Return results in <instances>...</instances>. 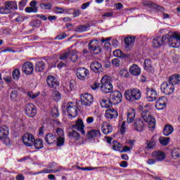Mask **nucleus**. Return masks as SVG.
<instances>
[{"instance_id":"42","label":"nucleus","mask_w":180,"mask_h":180,"mask_svg":"<svg viewBox=\"0 0 180 180\" xmlns=\"http://www.w3.org/2000/svg\"><path fill=\"white\" fill-rule=\"evenodd\" d=\"M86 30H88V26L86 25H79L75 29V32L78 33H82L86 32Z\"/></svg>"},{"instance_id":"43","label":"nucleus","mask_w":180,"mask_h":180,"mask_svg":"<svg viewBox=\"0 0 180 180\" xmlns=\"http://www.w3.org/2000/svg\"><path fill=\"white\" fill-rule=\"evenodd\" d=\"M113 56L114 57H118L119 58H123L124 57V54L120 49H116L113 51Z\"/></svg>"},{"instance_id":"55","label":"nucleus","mask_w":180,"mask_h":180,"mask_svg":"<svg viewBox=\"0 0 180 180\" xmlns=\"http://www.w3.org/2000/svg\"><path fill=\"white\" fill-rule=\"evenodd\" d=\"M68 56H70L69 52H65L63 55L60 56V60H63V61H65L67 60Z\"/></svg>"},{"instance_id":"49","label":"nucleus","mask_w":180,"mask_h":180,"mask_svg":"<svg viewBox=\"0 0 180 180\" xmlns=\"http://www.w3.org/2000/svg\"><path fill=\"white\" fill-rule=\"evenodd\" d=\"M39 95V93H33L32 91H28L27 92V96H29V98H31V99H36V98H37V96Z\"/></svg>"},{"instance_id":"38","label":"nucleus","mask_w":180,"mask_h":180,"mask_svg":"<svg viewBox=\"0 0 180 180\" xmlns=\"http://www.w3.org/2000/svg\"><path fill=\"white\" fill-rule=\"evenodd\" d=\"M172 157L174 160H176V158H179L180 157V148H176L172 151Z\"/></svg>"},{"instance_id":"47","label":"nucleus","mask_w":180,"mask_h":180,"mask_svg":"<svg viewBox=\"0 0 180 180\" xmlns=\"http://www.w3.org/2000/svg\"><path fill=\"white\" fill-rule=\"evenodd\" d=\"M11 99L13 102L18 101V91L13 90L11 94Z\"/></svg>"},{"instance_id":"63","label":"nucleus","mask_w":180,"mask_h":180,"mask_svg":"<svg viewBox=\"0 0 180 180\" xmlns=\"http://www.w3.org/2000/svg\"><path fill=\"white\" fill-rule=\"evenodd\" d=\"M114 6H115L116 9H123V4L122 3L115 4Z\"/></svg>"},{"instance_id":"26","label":"nucleus","mask_w":180,"mask_h":180,"mask_svg":"<svg viewBox=\"0 0 180 180\" xmlns=\"http://www.w3.org/2000/svg\"><path fill=\"white\" fill-rule=\"evenodd\" d=\"M136 117V111L134 109L128 110L127 113V123H133Z\"/></svg>"},{"instance_id":"12","label":"nucleus","mask_w":180,"mask_h":180,"mask_svg":"<svg viewBox=\"0 0 180 180\" xmlns=\"http://www.w3.org/2000/svg\"><path fill=\"white\" fill-rule=\"evenodd\" d=\"M132 127L134 130L136 131H143L146 129V125L144 124V122L141 118H137L134 120Z\"/></svg>"},{"instance_id":"22","label":"nucleus","mask_w":180,"mask_h":180,"mask_svg":"<svg viewBox=\"0 0 180 180\" xmlns=\"http://www.w3.org/2000/svg\"><path fill=\"white\" fill-rule=\"evenodd\" d=\"M5 8L7 11V13H11L12 9H18V4H16V1H7L5 2Z\"/></svg>"},{"instance_id":"41","label":"nucleus","mask_w":180,"mask_h":180,"mask_svg":"<svg viewBox=\"0 0 180 180\" xmlns=\"http://www.w3.org/2000/svg\"><path fill=\"white\" fill-rule=\"evenodd\" d=\"M169 137H160L159 141L162 146H168V143H169Z\"/></svg>"},{"instance_id":"57","label":"nucleus","mask_w":180,"mask_h":180,"mask_svg":"<svg viewBox=\"0 0 180 180\" xmlns=\"http://www.w3.org/2000/svg\"><path fill=\"white\" fill-rule=\"evenodd\" d=\"M125 131H126V122H123L120 127V132L122 133V134H124Z\"/></svg>"},{"instance_id":"32","label":"nucleus","mask_w":180,"mask_h":180,"mask_svg":"<svg viewBox=\"0 0 180 180\" xmlns=\"http://www.w3.org/2000/svg\"><path fill=\"white\" fill-rule=\"evenodd\" d=\"M145 5L146 6H148V8H150L152 9H157V11H164L163 7H160V6L151 1L147 2L146 4H145Z\"/></svg>"},{"instance_id":"10","label":"nucleus","mask_w":180,"mask_h":180,"mask_svg":"<svg viewBox=\"0 0 180 180\" xmlns=\"http://www.w3.org/2000/svg\"><path fill=\"white\" fill-rule=\"evenodd\" d=\"M110 99L113 105H119V103L122 102L123 96H122V93L120 91H115L110 94Z\"/></svg>"},{"instance_id":"36","label":"nucleus","mask_w":180,"mask_h":180,"mask_svg":"<svg viewBox=\"0 0 180 180\" xmlns=\"http://www.w3.org/2000/svg\"><path fill=\"white\" fill-rule=\"evenodd\" d=\"M35 148L39 150V148H43V140L41 139H34L33 143Z\"/></svg>"},{"instance_id":"31","label":"nucleus","mask_w":180,"mask_h":180,"mask_svg":"<svg viewBox=\"0 0 180 180\" xmlns=\"http://www.w3.org/2000/svg\"><path fill=\"white\" fill-rule=\"evenodd\" d=\"M174 132V127L172 125H166L163 129L164 136H169V134H172Z\"/></svg>"},{"instance_id":"14","label":"nucleus","mask_w":180,"mask_h":180,"mask_svg":"<svg viewBox=\"0 0 180 180\" xmlns=\"http://www.w3.org/2000/svg\"><path fill=\"white\" fill-rule=\"evenodd\" d=\"M34 142V136L32 134L27 133L22 136V143L26 147H32Z\"/></svg>"},{"instance_id":"30","label":"nucleus","mask_w":180,"mask_h":180,"mask_svg":"<svg viewBox=\"0 0 180 180\" xmlns=\"http://www.w3.org/2000/svg\"><path fill=\"white\" fill-rule=\"evenodd\" d=\"M45 68H46V65L43 61H38L35 64V71H37V72H41V71H43Z\"/></svg>"},{"instance_id":"53","label":"nucleus","mask_w":180,"mask_h":180,"mask_svg":"<svg viewBox=\"0 0 180 180\" xmlns=\"http://www.w3.org/2000/svg\"><path fill=\"white\" fill-rule=\"evenodd\" d=\"M70 60L72 61V63H75L77 60H78V56L75 53H72V52H70Z\"/></svg>"},{"instance_id":"40","label":"nucleus","mask_w":180,"mask_h":180,"mask_svg":"<svg viewBox=\"0 0 180 180\" xmlns=\"http://www.w3.org/2000/svg\"><path fill=\"white\" fill-rule=\"evenodd\" d=\"M12 76L15 81H18L20 77V71L18 69H15L13 71Z\"/></svg>"},{"instance_id":"1","label":"nucleus","mask_w":180,"mask_h":180,"mask_svg":"<svg viewBox=\"0 0 180 180\" xmlns=\"http://www.w3.org/2000/svg\"><path fill=\"white\" fill-rule=\"evenodd\" d=\"M165 40L170 47L178 49L180 46V32H169L167 34L162 36V37H155L152 39V46L154 49H160L164 46Z\"/></svg>"},{"instance_id":"45","label":"nucleus","mask_w":180,"mask_h":180,"mask_svg":"<svg viewBox=\"0 0 180 180\" xmlns=\"http://www.w3.org/2000/svg\"><path fill=\"white\" fill-rule=\"evenodd\" d=\"M52 96H53L54 101H56V102H58V101H60L61 99V94L57 91H54L53 92Z\"/></svg>"},{"instance_id":"7","label":"nucleus","mask_w":180,"mask_h":180,"mask_svg":"<svg viewBox=\"0 0 180 180\" xmlns=\"http://www.w3.org/2000/svg\"><path fill=\"white\" fill-rule=\"evenodd\" d=\"M146 99L148 102H154L158 98V94L153 88H146Z\"/></svg>"},{"instance_id":"11","label":"nucleus","mask_w":180,"mask_h":180,"mask_svg":"<svg viewBox=\"0 0 180 180\" xmlns=\"http://www.w3.org/2000/svg\"><path fill=\"white\" fill-rule=\"evenodd\" d=\"M22 71L25 75H32L33 71H34L33 63L29 61L24 63L22 67Z\"/></svg>"},{"instance_id":"13","label":"nucleus","mask_w":180,"mask_h":180,"mask_svg":"<svg viewBox=\"0 0 180 180\" xmlns=\"http://www.w3.org/2000/svg\"><path fill=\"white\" fill-rule=\"evenodd\" d=\"M76 75L81 81H85V78L89 76V70L85 68H79L77 70Z\"/></svg>"},{"instance_id":"64","label":"nucleus","mask_w":180,"mask_h":180,"mask_svg":"<svg viewBox=\"0 0 180 180\" xmlns=\"http://www.w3.org/2000/svg\"><path fill=\"white\" fill-rule=\"evenodd\" d=\"M16 180H25V176L22 174H18L15 177Z\"/></svg>"},{"instance_id":"3","label":"nucleus","mask_w":180,"mask_h":180,"mask_svg":"<svg viewBox=\"0 0 180 180\" xmlns=\"http://www.w3.org/2000/svg\"><path fill=\"white\" fill-rule=\"evenodd\" d=\"M110 81V77L108 75H105L102 77L100 86L102 92H104L105 94H109L112 92L113 86L112 85V82Z\"/></svg>"},{"instance_id":"39","label":"nucleus","mask_w":180,"mask_h":180,"mask_svg":"<svg viewBox=\"0 0 180 180\" xmlns=\"http://www.w3.org/2000/svg\"><path fill=\"white\" fill-rule=\"evenodd\" d=\"M112 149L115 150V151H120L122 150V144L117 141H112Z\"/></svg>"},{"instance_id":"52","label":"nucleus","mask_w":180,"mask_h":180,"mask_svg":"<svg viewBox=\"0 0 180 180\" xmlns=\"http://www.w3.org/2000/svg\"><path fill=\"white\" fill-rule=\"evenodd\" d=\"M111 63H112V65H114V67H120V60H119V58L112 59Z\"/></svg>"},{"instance_id":"25","label":"nucleus","mask_w":180,"mask_h":180,"mask_svg":"<svg viewBox=\"0 0 180 180\" xmlns=\"http://www.w3.org/2000/svg\"><path fill=\"white\" fill-rule=\"evenodd\" d=\"M101 130L103 134H110L113 131V127L108 123H103L101 126Z\"/></svg>"},{"instance_id":"6","label":"nucleus","mask_w":180,"mask_h":180,"mask_svg":"<svg viewBox=\"0 0 180 180\" xmlns=\"http://www.w3.org/2000/svg\"><path fill=\"white\" fill-rule=\"evenodd\" d=\"M160 89L165 95H171L174 94L175 86L169 82H165L161 84Z\"/></svg>"},{"instance_id":"54","label":"nucleus","mask_w":180,"mask_h":180,"mask_svg":"<svg viewBox=\"0 0 180 180\" xmlns=\"http://www.w3.org/2000/svg\"><path fill=\"white\" fill-rule=\"evenodd\" d=\"M56 133L59 137H63L64 136V130L60 128L56 129Z\"/></svg>"},{"instance_id":"8","label":"nucleus","mask_w":180,"mask_h":180,"mask_svg":"<svg viewBox=\"0 0 180 180\" xmlns=\"http://www.w3.org/2000/svg\"><path fill=\"white\" fill-rule=\"evenodd\" d=\"M88 49L91 53L94 54H99L102 49L101 46L98 44V40H91L88 44Z\"/></svg>"},{"instance_id":"46","label":"nucleus","mask_w":180,"mask_h":180,"mask_svg":"<svg viewBox=\"0 0 180 180\" xmlns=\"http://www.w3.org/2000/svg\"><path fill=\"white\" fill-rule=\"evenodd\" d=\"M124 41L127 46H131L134 43V39L131 37H125Z\"/></svg>"},{"instance_id":"21","label":"nucleus","mask_w":180,"mask_h":180,"mask_svg":"<svg viewBox=\"0 0 180 180\" xmlns=\"http://www.w3.org/2000/svg\"><path fill=\"white\" fill-rule=\"evenodd\" d=\"M153 158L155 159L156 161H164L167 157L165 153L162 151H154L152 153Z\"/></svg>"},{"instance_id":"29","label":"nucleus","mask_w":180,"mask_h":180,"mask_svg":"<svg viewBox=\"0 0 180 180\" xmlns=\"http://www.w3.org/2000/svg\"><path fill=\"white\" fill-rule=\"evenodd\" d=\"M89 139H94L95 137H101V131L98 129H92L88 131Z\"/></svg>"},{"instance_id":"50","label":"nucleus","mask_w":180,"mask_h":180,"mask_svg":"<svg viewBox=\"0 0 180 180\" xmlns=\"http://www.w3.org/2000/svg\"><path fill=\"white\" fill-rule=\"evenodd\" d=\"M30 26L32 27H39L40 26V20H35L30 22Z\"/></svg>"},{"instance_id":"17","label":"nucleus","mask_w":180,"mask_h":180,"mask_svg":"<svg viewBox=\"0 0 180 180\" xmlns=\"http://www.w3.org/2000/svg\"><path fill=\"white\" fill-rule=\"evenodd\" d=\"M36 109H34V105L33 104H27L25 106V115L29 116V117H34L36 116Z\"/></svg>"},{"instance_id":"24","label":"nucleus","mask_w":180,"mask_h":180,"mask_svg":"<svg viewBox=\"0 0 180 180\" xmlns=\"http://www.w3.org/2000/svg\"><path fill=\"white\" fill-rule=\"evenodd\" d=\"M90 68L94 72L102 71V64L98 61H94L90 65Z\"/></svg>"},{"instance_id":"56","label":"nucleus","mask_w":180,"mask_h":180,"mask_svg":"<svg viewBox=\"0 0 180 180\" xmlns=\"http://www.w3.org/2000/svg\"><path fill=\"white\" fill-rule=\"evenodd\" d=\"M39 137H44V126H42L39 128Z\"/></svg>"},{"instance_id":"5","label":"nucleus","mask_w":180,"mask_h":180,"mask_svg":"<svg viewBox=\"0 0 180 180\" xmlns=\"http://www.w3.org/2000/svg\"><path fill=\"white\" fill-rule=\"evenodd\" d=\"M66 110L68 116L70 117H77L78 116V108L75 106V103L69 102L66 105Z\"/></svg>"},{"instance_id":"9","label":"nucleus","mask_w":180,"mask_h":180,"mask_svg":"<svg viewBox=\"0 0 180 180\" xmlns=\"http://www.w3.org/2000/svg\"><path fill=\"white\" fill-rule=\"evenodd\" d=\"M94 103V96L91 94L85 93L81 95V103L84 106H91Z\"/></svg>"},{"instance_id":"48","label":"nucleus","mask_w":180,"mask_h":180,"mask_svg":"<svg viewBox=\"0 0 180 180\" xmlns=\"http://www.w3.org/2000/svg\"><path fill=\"white\" fill-rule=\"evenodd\" d=\"M25 12L27 13H37V8H33V7H27L25 8Z\"/></svg>"},{"instance_id":"16","label":"nucleus","mask_w":180,"mask_h":180,"mask_svg":"<svg viewBox=\"0 0 180 180\" xmlns=\"http://www.w3.org/2000/svg\"><path fill=\"white\" fill-rule=\"evenodd\" d=\"M117 116H119V113L117 112V110L114 108H108L105 110V117L106 119H116Z\"/></svg>"},{"instance_id":"60","label":"nucleus","mask_w":180,"mask_h":180,"mask_svg":"<svg viewBox=\"0 0 180 180\" xmlns=\"http://www.w3.org/2000/svg\"><path fill=\"white\" fill-rule=\"evenodd\" d=\"M65 37H67V34L63 33L62 34L58 35L56 39L58 40H63V39H65Z\"/></svg>"},{"instance_id":"34","label":"nucleus","mask_w":180,"mask_h":180,"mask_svg":"<svg viewBox=\"0 0 180 180\" xmlns=\"http://www.w3.org/2000/svg\"><path fill=\"white\" fill-rule=\"evenodd\" d=\"M112 101L110 100L102 99L101 102V108H105L108 109L109 108H112Z\"/></svg>"},{"instance_id":"59","label":"nucleus","mask_w":180,"mask_h":180,"mask_svg":"<svg viewBox=\"0 0 180 180\" xmlns=\"http://www.w3.org/2000/svg\"><path fill=\"white\" fill-rule=\"evenodd\" d=\"M54 11L56 13H64V8L56 6L54 8Z\"/></svg>"},{"instance_id":"2","label":"nucleus","mask_w":180,"mask_h":180,"mask_svg":"<svg viewBox=\"0 0 180 180\" xmlns=\"http://www.w3.org/2000/svg\"><path fill=\"white\" fill-rule=\"evenodd\" d=\"M124 97L129 102H136L141 99V91L137 88L127 89L124 91Z\"/></svg>"},{"instance_id":"18","label":"nucleus","mask_w":180,"mask_h":180,"mask_svg":"<svg viewBox=\"0 0 180 180\" xmlns=\"http://www.w3.org/2000/svg\"><path fill=\"white\" fill-rule=\"evenodd\" d=\"M85 127V125H84V121L82 120L79 119L76 121V124L72 125V128L75 129V130H78V131H80L82 134H85V131L84 130V128Z\"/></svg>"},{"instance_id":"19","label":"nucleus","mask_w":180,"mask_h":180,"mask_svg":"<svg viewBox=\"0 0 180 180\" xmlns=\"http://www.w3.org/2000/svg\"><path fill=\"white\" fill-rule=\"evenodd\" d=\"M167 98L164 96H162L158 99L155 103V108L158 110H162L165 108H167Z\"/></svg>"},{"instance_id":"44","label":"nucleus","mask_w":180,"mask_h":180,"mask_svg":"<svg viewBox=\"0 0 180 180\" xmlns=\"http://www.w3.org/2000/svg\"><path fill=\"white\" fill-rule=\"evenodd\" d=\"M65 142V139L63 138V136H59L57 138L56 146L58 147H61L64 146Z\"/></svg>"},{"instance_id":"23","label":"nucleus","mask_w":180,"mask_h":180,"mask_svg":"<svg viewBox=\"0 0 180 180\" xmlns=\"http://www.w3.org/2000/svg\"><path fill=\"white\" fill-rule=\"evenodd\" d=\"M129 72L131 75L137 77L141 74V69L136 64H134L129 68Z\"/></svg>"},{"instance_id":"28","label":"nucleus","mask_w":180,"mask_h":180,"mask_svg":"<svg viewBox=\"0 0 180 180\" xmlns=\"http://www.w3.org/2000/svg\"><path fill=\"white\" fill-rule=\"evenodd\" d=\"M143 65L146 71L148 72H153V70H154V68H153V63L150 59H146Z\"/></svg>"},{"instance_id":"15","label":"nucleus","mask_w":180,"mask_h":180,"mask_svg":"<svg viewBox=\"0 0 180 180\" xmlns=\"http://www.w3.org/2000/svg\"><path fill=\"white\" fill-rule=\"evenodd\" d=\"M46 82L48 86H49V88H53V89H57V88H58L60 86V82H58L54 76H49L46 79Z\"/></svg>"},{"instance_id":"58","label":"nucleus","mask_w":180,"mask_h":180,"mask_svg":"<svg viewBox=\"0 0 180 180\" xmlns=\"http://www.w3.org/2000/svg\"><path fill=\"white\" fill-rule=\"evenodd\" d=\"M154 147H155V141L151 139V141L148 143L147 148H154Z\"/></svg>"},{"instance_id":"20","label":"nucleus","mask_w":180,"mask_h":180,"mask_svg":"<svg viewBox=\"0 0 180 180\" xmlns=\"http://www.w3.org/2000/svg\"><path fill=\"white\" fill-rule=\"evenodd\" d=\"M8 136H9V128L6 126L0 127V140H9Z\"/></svg>"},{"instance_id":"33","label":"nucleus","mask_w":180,"mask_h":180,"mask_svg":"<svg viewBox=\"0 0 180 180\" xmlns=\"http://www.w3.org/2000/svg\"><path fill=\"white\" fill-rule=\"evenodd\" d=\"M46 140L47 144H54L56 143V136L53 135V134H47L46 135Z\"/></svg>"},{"instance_id":"37","label":"nucleus","mask_w":180,"mask_h":180,"mask_svg":"<svg viewBox=\"0 0 180 180\" xmlns=\"http://www.w3.org/2000/svg\"><path fill=\"white\" fill-rule=\"evenodd\" d=\"M69 137H70L71 139H75V140H77V141H78V140L81 139V136L79 135V133H78L75 130H72V131L69 132Z\"/></svg>"},{"instance_id":"27","label":"nucleus","mask_w":180,"mask_h":180,"mask_svg":"<svg viewBox=\"0 0 180 180\" xmlns=\"http://www.w3.org/2000/svg\"><path fill=\"white\" fill-rule=\"evenodd\" d=\"M172 85H179L180 82V75H172L169 77L168 81Z\"/></svg>"},{"instance_id":"62","label":"nucleus","mask_w":180,"mask_h":180,"mask_svg":"<svg viewBox=\"0 0 180 180\" xmlns=\"http://www.w3.org/2000/svg\"><path fill=\"white\" fill-rule=\"evenodd\" d=\"M73 15L75 18H77V16H79V15H81V10L75 9L73 11Z\"/></svg>"},{"instance_id":"35","label":"nucleus","mask_w":180,"mask_h":180,"mask_svg":"<svg viewBox=\"0 0 180 180\" xmlns=\"http://www.w3.org/2000/svg\"><path fill=\"white\" fill-rule=\"evenodd\" d=\"M50 113L53 117H54L55 119H57V117H58V116H60V112H58V107H57L56 105L53 106L51 108Z\"/></svg>"},{"instance_id":"4","label":"nucleus","mask_w":180,"mask_h":180,"mask_svg":"<svg viewBox=\"0 0 180 180\" xmlns=\"http://www.w3.org/2000/svg\"><path fill=\"white\" fill-rule=\"evenodd\" d=\"M141 117L148 123V128L150 129V130L155 129V118L150 115L148 110H144V111L141 112Z\"/></svg>"},{"instance_id":"51","label":"nucleus","mask_w":180,"mask_h":180,"mask_svg":"<svg viewBox=\"0 0 180 180\" xmlns=\"http://www.w3.org/2000/svg\"><path fill=\"white\" fill-rule=\"evenodd\" d=\"M63 169H64L63 167H58L56 170H53V169H46V174H53L54 172H60V171H63Z\"/></svg>"},{"instance_id":"61","label":"nucleus","mask_w":180,"mask_h":180,"mask_svg":"<svg viewBox=\"0 0 180 180\" xmlns=\"http://www.w3.org/2000/svg\"><path fill=\"white\" fill-rule=\"evenodd\" d=\"M91 4H92V1H89V2H86L83 4H82V9H86V8H88V6H89L91 5Z\"/></svg>"}]
</instances>
